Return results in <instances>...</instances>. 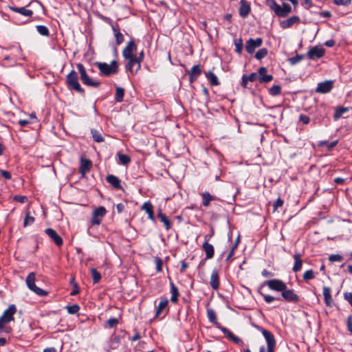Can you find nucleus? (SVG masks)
<instances>
[{
  "instance_id": "obj_1",
  "label": "nucleus",
  "mask_w": 352,
  "mask_h": 352,
  "mask_svg": "<svg viewBox=\"0 0 352 352\" xmlns=\"http://www.w3.org/2000/svg\"><path fill=\"white\" fill-rule=\"evenodd\" d=\"M255 327L262 333L267 343V351L264 346H261L259 349V352H274L276 349L274 336L270 331L263 329L261 326L256 325Z\"/></svg>"
},
{
  "instance_id": "obj_2",
  "label": "nucleus",
  "mask_w": 352,
  "mask_h": 352,
  "mask_svg": "<svg viewBox=\"0 0 352 352\" xmlns=\"http://www.w3.org/2000/svg\"><path fill=\"white\" fill-rule=\"evenodd\" d=\"M66 82L70 89H74L82 95L85 94V90L78 82V77L76 72L74 70L71 71L66 76Z\"/></svg>"
},
{
  "instance_id": "obj_3",
  "label": "nucleus",
  "mask_w": 352,
  "mask_h": 352,
  "mask_svg": "<svg viewBox=\"0 0 352 352\" xmlns=\"http://www.w3.org/2000/svg\"><path fill=\"white\" fill-rule=\"evenodd\" d=\"M76 67L80 74V78L82 83L87 86L92 87H98L100 85V82L92 79L87 74L86 69L82 63H78Z\"/></svg>"
},
{
  "instance_id": "obj_4",
  "label": "nucleus",
  "mask_w": 352,
  "mask_h": 352,
  "mask_svg": "<svg viewBox=\"0 0 352 352\" xmlns=\"http://www.w3.org/2000/svg\"><path fill=\"white\" fill-rule=\"evenodd\" d=\"M100 74L103 76H109L115 74L118 71V63L116 60H112L110 64L106 63L98 62L96 63Z\"/></svg>"
},
{
  "instance_id": "obj_5",
  "label": "nucleus",
  "mask_w": 352,
  "mask_h": 352,
  "mask_svg": "<svg viewBox=\"0 0 352 352\" xmlns=\"http://www.w3.org/2000/svg\"><path fill=\"white\" fill-rule=\"evenodd\" d=\"M35 273L30 272L28 276L26 277V285L28 287L32 292H34L36 294L40 296H45L48 294V292L43 290L41 288L38 287L35 285Z\"/></svg>"
},
{
  "instance_id": "obj_6",
  "label": "nucleus",
  "mask_w": 352,
  "mask_h": 352,
  "mask_svg": "<svg viewBox=\"0 0 352 352\" xmlns=\"http://www.w3.org/2000/svg\"><path fill=\"white\" fill-rule=\"evenodd\" d=\"M107 212L104 207L100 206L94 210L91 219V223L92 225H100L102 219Z\"/></svg>"
},
{
  "instance_id": "obj_7",
  "label": "nucleus",
  "mask_w": 352,
  "mask_h": 352,
  "mask_svg": "<svg viewBox=\"0 0 352 352\" xmlns=\"http://www.w3.org/2000/svg\"><path fill=\"white\" fill-rule=\"evenodd\" d=\"M271 290L282 292L286 288L285 283L279 279H272L265 283Z\"/></svg>"
},
{
  "instance_id": "obj_8",
  "label": "nucleus",
  "mask_w": 352,
  "mask_h": 352,
  "mask_svg": "<svg viewBox=\"0 0 352 352\" xmlns=\"http://www.w3.org/2000/svg\"><path fill=\"white\" fill-rule=\"evenodd\" d=\"M263 44V39L261 38H249L245 45V50L248 54H253L255 50L261 47Z\"/></svg>"
},
{
  "instance_id": "obj_9",
  "label": "nucleus",
  "mask_w": 352,
  "mask_h": 352,
  "mask_svg": "<svg viewBox=\"0 0 352 352\" xmlns=\"http://www.w3.org/2000/svg\"><path fill=\"white\" fill-rule=\"evenodd\" d=\"M281 296L285 301L289 302L297 303L300 300L298 296L294 291L288 289L287 286L285 290L281 292Z\"/></svg>"
},
{
  "instance_id": "obj_10",
  "label": "nucleus",
  "mask_w": 352,
  "mask_h": 352,
  "mask_svg": "<svg viewBox=\"0 0 352 352\" xmlns=\"http://www.w3.org/2000/svg\"><path fill=\"white\" fill-rule=\"evenodd\" d=\"M128 60V63L126 65V69L128 71H130L131 73L135 70L137 72L140 69V60H139L137 56H133L131 58H126Z\"/></svg>"
},
{
  "instance_id": "obj_11",
  "label": "nucleus",
  "mask_w": 352,
  "mask_h": 352,
  "mask_svg": "<svg viewBox=\"0 0 352 352\" xmlns=\"http://www.w3.org/2000/svg\"><path fill=\"white\" fill-rule=\"evenodd\" d=\"M137 46L134 43V41L131 39L126 45V46L124 48L122 51V56L126 58H131L133 56H135L133 53L136 52Z\"/></svg>"
},
{
  "instance_id": "obj_12",
  "label": "nucleus",
  "mask_w": 352,
  "mask_h": 352,
  "mask_svg": "<svg viewBox=\"0 0 352 352\" xmlns=\"http://www.w3.org/2000/svg\"><path fill=\"white\" fill-rule=\"evenodd\" d=\"M324 54V50L322 47L315 46L307 52V57L311 60L320 58Z\"/></svg>"
},
{
  "instance_id": "obj_13",
  "label": "nucleus",
  "mask_w": 352,
  "mask_h": 352,
  "mask_svg": "<svg viewBox=\"0 0 352 352\" xmlns=\"http://www.w3.org/2000/svg\"><path fill=\"white\" fill-rule=\"evenodd\" d=\"M45 232L48 235V236L54 242V243L60 247L63 245V241L60 236L58 234L56 230L52 228H47L45 230Z\"/></svg>"
},
{
  "instance_id": "obj_14",
  "label": "nucleus",
  "mask_w": 352,
  "mask_h": 352,
  "mask_svg": "<svg viewBox=\"0 0 352 352\" xmlns=\"http://www.w3.org/2000/svg\"><path fill=\"white\" fill-rule=\"evenodd\" d=\"M333 88V81L326 80L318 84L316 92L320 94L329 93Z\"/></svg>"
},
{
  "instance_id": "obj_15",
  "label": "nucleus",
  "mask_w": 352,
  "mask_h": 352,
  "mask_svg": "<svg viewBox=\"0 0 352 352\" xmlns=\"http://www.w3.org/2000/svg\"><path fill=\"white\" fill-rule=\"evenodd\" d=\"M219 329L227 336V338L232 341H233L235 344L243 345V340L234 335V333L230 331L228 329L223 327H219Z\"/></svg>"
},
{
  "instance_id": "obj_16",
  "label": "nucleus",
  "mask_w": 352,
  "mask_h": 352,
  "mask_svg": "<svg viewBox=\"0 0 352 352\" xmlns=\"http://www.w3.org/2000/svg\"><path fill=\"white\" fill-rule=\"evenodd\" d=\"M267 69L261 67L258 70V81L260 83H267L272 80L273 77L270 74H267Z\"/></svg>"
},
{
  "instance_id": "obj_17",
  "label": "nucleus",
  "mask_w": 352,
  "mask_h": 352,
  "mask_svg": "<svg viewBox=\"0 0 352 352\" xmlns=\"http://www.w3.org/2000/svg\"><path fill=\"white\" fill-rule=\"evenodd\" d=\"M251 11L250 5L246 0H241L239 7V15L242 18H246Z\"/></svg>"
},
{
  "instance_id": "obj_18",
  "label": "nucleus",
  "mask_w": 352,
  "mask_h": 352,
  "mask_svg": "<svg viewBox=\"0 0 352 352\" xmlns=\"http://www.w3.org/2000/svg\"><path fill=\"white\" fill-rule=\"evenodd\" d=\"M92 166V162L90 160L81 157L79 167V172L82 175H85Z\"/></svg>"
},
{
  "instance_id": "obj_19",
  "label": "nucleus",
  "mask_w": 352,
  "mask_h": 352,
  "mask_svg": "<svg viewBox=\"0 0 352 352\" xmlns=\"http://www.w3.org/2000/svg\"><path fill=\"white\" fill-rule=\"evenodd\" d=\"M16 311V308L14 305H11L8 307L7 309H6L2 316L3 318H6V322H11L13 321L14 319V315Z\"/></svg>"
},
{
  "instance_id": "obj_20",
  "label": "nucleus",
  "mask_w": 352,
  "mask_h": 352,
  "mask_svg": "<svg viewBox=\"0 0 352 352\" xmlns=\"http://www.w3.org/2000/svg\"><path fill=\"white\" fill-rule=\"evenodd\" d=\"M201 74V69L199 65H194L190 71L188 72L189 75V81L190 82H193L195 80L197 79V78Z\"/></svg>"
},
{
  "instance_id": "obj_21",
  "label": "nucleus",
  "mask_w": 352,
  "mask_h": 352,
  "mask_svg": "<svg viewBox=\"0 0 352 352\" xmlns=\"http://www.w3.org/2000/svg\"><path fill=\"white\" fill-rule=\"evenodd\" d=\"M300 22V18L298 16H292L289 19L280 22V25L283 29L291 28L294 24Z\"/></svg>"
},
{
  "instance_id": "obj_22",
  "label": "nucleus",
  "mask_w": 352,
  "mask_h": 352,
  "mask_svg": "<svg viewBox=\"0 0 352 352\" xmlns=\"http://www.w3.org/2000/svg\"><path fill=\"white\" fill-rule=\"evenodd\" d=\"M219 276L217 270H214L210 276V285L214 290L219 287Z\"/></svg>"
},
{
  "instance_id": "obj_23",
  "label": "nucleus",
  "mask_w": 352,
  "mask_h": 352,
  "mask_svg": "<svg viewBox=\"0 0 352 352\" xmlns=\"http://www.w3.org/2000/svg\"><path fill=\"white\" fill-rule=\"evenodd\" d=\"M322 293L324 296V302L327 306L331 307L333 305V300L331 297V290L329 287H323Z\"/></svg>"
},
{
  "instance_id": "obj_24",
  "label": "nucleus",
  "mask_w": 352,
  "mask_h": 352,
  "mask_svg": "<svg viewBox=\"0 0 352 352\" xmlns=\"http://www.w3.org/2000/svg\"><path fill=\"white\" fill-rule=\"evenodd\" d=\"M202 248L206 253V259H211L213 258L214 254V250L212 244H210L207 241H206L202 245Z\"/></svg>"
},
{
  "instance_id": "obj_25",
  "label": "nucleus",
  "mask_w": 352,
  "mask_h": 352,
  "mask_svg": "<svg viewBox=\"0 0 352 352\" xmlns=\"http://www.w3.org/2000/svg\"><path fill=\"white\" fill-rule=\"evenodd\" d=\"M293 257L294 259V264L292 270L294 272H297L300 271L302 268V260L301 259L300 254L298 252H296L294 254Z\"/></svg>"
},
{
  "instance_id": "obj_26",
  "label": "nucleus",
  "mask_w": 352,
  "mask_h": 352,
  "mask_svg": "<svg viewBox=\"0 0 352 352\" xmlns=\"http://www.w3.org/2000/svg\"><path fill=\"white\" fill-rule=\"evenodd\" d=\"M112 30L114 33L116 43L119 45L124 41L123 34L120 32L119 25L117 24L112 25Z\"/></svg>"
},
{
  "instance_id": "obj_27",
  "label": "nucleus",
  "mask_w": 352,
  "mask_h": 352,
  "mask_svg": "<svg viewBox=\"0 0 352 352\" xmlns=\"http://www.w3.org/2000/svg\"><path fill=\"white\" fill-rule=\"evenodd\" d=\"M291 12L292 7L289 4L284 3L283 8L280 6V11H276V15L279 17H285Z\"/></svg>"
},
{
  "instance_id": "obj_28",
  "label": "nucleus",
  "mask_w": 352,
  "mask_h": 352,
  "mask_svg": "<svg viewBox=\"0 0 352 352\" xmlns=\"http://www.w3.org/2000/svg\"><path fill=\"white\" fill-rule=\"evenodd\" d=\"M9 8L11 10H12L15 12L19 13L25 16H32L33 14V11L32 10L25 9V8H24V7L16 8V7H14V6H10Z\"/></svg>"
},
{
  "instance_id": "obj_29",
  "label": "nucleus",
  "mask_w": 352,
  "mask_h": 352,
  "mask_svg": "<svg viewBox=\"0 0 352 352\" xmlns=\"http://www.w3.org/2000/svg\"><path fill=\"white\" fill-rule=\"evenodd\" d=\"M170 294H171L170 301L173 303L175 304L178 301V296H179V293L178 289L177 288V287L175 285V284L172 281H170Z\"/></svg>"
},
{
  "instance_id": "obj_30",
  "label": "nucleus",
  "mask_w": 352,
  "mask_h": 352,
  "mask_svg": "<svg viewBox=\"0 0 352 352\" xmlns=\"http://www.w3.org/2000/svg\"><path fill=\"white\" fill-rule=\"evenodd\" d=\"M202 197V205L204 207H208L210 205L211 201L216 200L217 198L211 195L208 192H205L201 194Z\"/></svg>"
},
{
  "instance_id": "obj_31",
  "label": "nucleus",
  "mask_w": 352,
  "mask_h": 352,
  "mask_svg": "<svg viewBox=\"0 0 352 352\" xmlns=\"http://www.w3.org/2000/svg\"><path fill=\"white\" fill-rule=\"evenodd\" d=\"M207 317L209 321L212 324L217 325L218 328L221 327L219 323L218 322L216 313L212 309H207Z\"/></svg>"
},
{
  "instance_id": "obj_32",
  "label": "nucleus",
  "mask_w": 352,
  "mask_h": 352,
  "mask_svg": "<svg viewBox=\"0 0 352 352\" xmlns=\"http://www.w3.org/2000/svg\"><path fill=\"white\" fill-rule=\"evenodd\" d=\"M107 182L115 189L123 190L118 177H106Z\"/></svg>"
},
{
  "instance_id": "obj_33",
  "label": "nucleus",
  "mask_w": 352,
  "mask_h": 352,
  "mask_svg": "<svg viewBox=\"0 0 352 352\" xmlns=\"http://www.w3.org/2000/svg\"><path fill=\"white\" fill-rule=\"evenodd\" d=\"M206 77L210 82V85L212 86H217L219 85V80L217 76L212 72H208L206 73Z\"/></svg>"
},
{
  "instance_id": "obj_34",
  "label": "nucleus",
  "mask_w": 352,
  "mask_h": 352,
  "mask_svg": "<svg viewBox=\"0 0 352 352\" xmlns=\"http://www.w3.org/2000/svg\"><path fill=\"white\" fill-rule=\"evenodd\" d=\"M91 136H92L94 140L96 142L100 143V142H104V138H103L102 133L99 131L94 129H91Z\"/></svg>"
},
{
  "instance_id": "obj_35",
  "label": "nucleus",
  "mask_w": 352,
  "mask_h": 352,
  "mask_svg": "<svg viewBox=\"0 0 352 352\" xmlns=\"http://www.w3.org/2000/svg\"><path fill=\"white\" fill-rule=\"evenodd\" d=\"M168 301L167 298H162L155 312V317L160 316V313L164 309H165L168 305Z\"/></svg>"
},
{
  "instance_id": "obj_36",
  "label": "nucleus",
  "mask_w": 352,
  "mask_h": 352,
  "mask_svg": "<svg viewBox=\"0 0 352 352\" xmlns=\"http://www.w3.org/2000/svg\"><path fill=\"white\" fill-rule=\"evenodd\" d=\"M158 217L160 219V221L164 223L166 230H168L170 228V227H171V222H170V221L162 212H159Z\"/></svg>"
},
{
  "instance_id": "obj_37",
  "label": "nucleus",
  "mask_w": 352,
  "mask_h": 352,
  "mask_svg": "<svg viewBox=\"0 0 352 352\" xmlns=\"http://www.w3.org/2000/svg\"><path fill=\"white\" fill-rule=\"evenodd\" d=\"M142 210H145V212L148 214V217L151 219H153V208L150 202H145L142 205Z\"/></svg>"
},
{
  "instance_id": "obj_38",
  "label": "nucleus",
  "mask_w": 352,
  "mask_h": 352,
  "mask_svg": "<svg viewBox=\"0 0 352 352\" xmlns=\"http://www.w3.org/2000/svg\"><path fill=\"white\" fill-rule=\"evenodd\" d=\"M124 96V89L120 87H118L116 88L115 100L117 102H121L122 101H123Z\"/></svg>"
},
{
  "instance_id": "obj_39",
  "label": "nucleus",
  "mask_w": 352,
  "mask_h": 352,
  "mask_svg": "<svg viewBox=\"0 0 352 352\" xmlns=\"http://www.w3.org/2000/svg\"><path fill=\"white\" fill-rule=\"evenodd\" d=\"M349 111V109L346 107H338L334 113V119L338 120L342 116L344 113Z\"/></svg>"
},
{
  "instance_id": "obj_40",
  "label": "nucleus",
  "mask_w": 352,
  "mask_h": 352,
  "mask_svg": "<svg viewBox=\"0 0 352 352\" xmlns=\"http://www.w3.org/2000/svg\"><path fill=\"white\" fill-rule=\"evenodd\" d=\"M91 277H92L93 283L94 284L98 283L100 280V279H101V274H100V272H98L96 269L91 268Z\"/></svg>"
},
{
  "instance_id": "obj_41",
  "label": "nucleus",
  "mask_w": 352,
  "mask_h": 352,
  "mask_svg": "<svg viewBox=\"0 0 352 352\" xmlns=\"http://www.w3.org/2000/svg\"><path fill=\"white\" fill-rule=\"evenodd\" d=\"M234 43L235 45V52L239 54H241L243 47V40L241 38L234 39Z\"/></svg>"
},
{
  "instance_id": "obj_42",
  "label": "nucleus",
  "mask_w": 352,
  "mask_h": 352,
  "mask_svg": "<svg viewBox=\"0 0 352 352\" xmlns=\"http://www.w3.org/2000/svg\"><path fill=\"white\" fill-rule=\"evenodd\" d=\"M266 4L274 12L275 14L276 11H280V6L275 1V0H267Z\"/></svg>"
},
{
  "instance_id": "obj_43",
  "label": "nucleus",
  "mask_w": 352,
  "mask_h": 352,
  "mask_svg": "<svg viewBox=\"0 0 352 352\" xmlns=\"http://www.w3.org/2000/svg\"><path fill=\"white\" fill-rule=\"evenodd\" d=\"M267 53H268L267 49H266V48H261V49L258 50L256 52V53L255 54L254 57L257 60H260L262 58H265L267 55Z\"/></svg>"
},
{
  "instance_id": "obj_44",
  "label": "nucleus",
  "mask_w": 352,
  "mask_h": 352,
  "mask_svg": "<svg viewBox=\"0 0 352 352\" xmlns=\"http://www.w3.org/2000/svg\"><path fill=\"white\" fill-rule=\"evenodd\" d=\"M118 155L119 162H120V164H121L122 165H126L131 161L129 156L127 155L119 153V154H118Z\"/></svg>"
},
{
  "instance_id": "obj_45",
  "label": "nucleus",
  "mask_w": 352,
  "mask_h": 352,
  "mask_svg": "<svg viewBox=\"0 0 352 352\" xmlns=\"http://www.w3.org/2000/svg\"><path fill=\"white\" fill-rule=\"evenodd\" d=\"M37 32L42 36H48L49 30L45 25H38L36 26Z\"/></svg>"
},
{
  "instance_id": "obj_46",
  "label": "nucleus",
  "mask_w": 352,
  "mask_h": 352,
  "mask_svg": "<svg viewBox=\"0 0 352 352\" xmlns=\"http://www.w3.org/2000/svg\"><path fill=\"white\" fill-rule=\"evenodd\" d=\"M304 58V55L302 54H297L296 56L289 58L288 59L289 63L292 65H294L297 64L298 63L300 62Z\"/></svg>"
},
{
  "instance_id": "obj_47",
  "label": "nucleus",
  "mask_w": 352,
  "mask_h": 352,
  "mask_svg": "<svg viewBox=\"0 0 352 352\" xmlns=\"http://www.w3.org/2000/svg\"><path fill=\"white\" fill-rule=\"evenodd\" d=\"M281 87L279 85H273L269 90L270 94L276 96L280 94Z\"/></svg>"
},
{
  "instance_id": "obj_48",
  "label": "nucleus",
  "mask_w": 352,
  "mask_h": 352,
  "mask_svg": "<svg viewBox=\"0 0 352 352\" xmlns=\"http://www.w3.org/2000/svg\"><path fill=\"white\" fill-rule=\"evenodd\" d=\"M70 283L73 285L74 289L71 292L70 295L76 296L77 295L80 290L78 286V284L75 282L74 278H72L70 280Z\"/></svg>"
},
{
  "instance_id": "obj_49",
  "label": "nucleus",
  "mask_w": 352,
  "mask_h": 352,
  "mask_svg": "<svg viewBox=\"0 0 352 352\" xmlns=\"http://www.w3.org/2000/svg\"><path fill=\"white\" fill-rule=\"evenodd\" d=\"M66 309L69 314H75L79 311L80 307L78 305L75 304V305L67 306L66 307Z\"/></svg>"
},
{
  "instance_id": "obj_50",
  "label": "nucleus",
  "mask_w": 352,
  "mask_h": 352,
  "mask_svg": "<svg viewBox=\"0 0 352 352\" xmlns=\"http://www.w3.org/2000/svg\"><path fill=\"white\" fill-rule=\"evenodd\" d=\"M315 274L313 270H307L303 274V279L305 280H309L314 278Z\"/></svg>"
},
{
  "instance_id": "obj_51",
  "label": "nucleus",
  "mask_w": 352,
  "mask_h": 352,
  "mask_svg": "<svg viewBox=\"0 0 352 352\" xmlns=\"http://www.w3.org/2000/svg\"><path fill=\"white\" fill-rule=\"evenodd\" d=\"M259 294L263 297L265 301L267 303H271L274 300H280L279 298H276L275 297L272 296H270V295H267V294H263L261 292H258Z\"/></svg>"
},
{
  "instance_id": "obj_52",
  "label": "nucleus",
  "mask_w": 352,
  "mask_h": 352,
  "mask_svg": "<svg viewBox=\"0 0 352 352\" xmlns=\"http://www.w3.org/2000/svg\"><path fill=\"white\" fill-rule=\"evenodd\" d=\"M34 218L33 217L29 216L28 214L24 219L23 226L26 227L28 226L32 225L34 222Z\"/></svg>"
},
{
  "instance_id": "obj_53",
  "label": "nucleus",
  "mask_w": 352,
  "mask_h": 352,
  "mask_svg": "<svg viewBox=\"0 0 352 352\" xmlns=\"http://www.w3.org/2000/svg\"><path fill=\"white\" fill-rule=\"evenodd\" d=\"M337 144H338V141L337 140L333 141V142H328L325 141V142H321L320 144V146L326 145L327 148L329 150H331L333 148H334L336 146Z\"/></svg>"
},
{
  "instance_id": "obj_54",
  "label": "nucleus",
  "mask_w": 352,
  "mask_h": 352,
  "mask_svg": "<svg viewBox=\"0 0 352 352\" xmlns=\"http://www.w3.org/2000/svg\"><path fill=\"white\" fill-rule=\"evenodd\" d=\"M343 259V257L340 254H331L329 256V260L331 262H340Z\"/></svg>"
},
{
  "instance_id": "obj_55",
  "label": "nucleus",
  "mask_w": 352,
  "mask_h": 352,
  "mask_svg": "<svg viewBox=\"0 0 352 352\" xmlns=\"http://www.w3.org/2000/svg\"><path fill=\"white\" fill-rule=\"evenodd\" d=\"M155 264H156V270L157 272H160L162 270V261L160 258L156 257L155 259Z\"/></svg>"
},
{
  "instance_id": "obj_56",
  "label": "nucleus",
  "mask_w": 352,
  "mask_h": 352,
  "mask_svg": "<svg viewBox=\"0 0 352 352\" xmlns=\"http://www.w3.org/2000/svg\"><path fill=\"white\" fill-rule=\"evenodd\" d=\"M107 323L109 327L113 328L118 324V320L116 318H111L107 320Z\"/></svg>"
},
{
  "instance_id": "obj_57",
  "label": "nucleus",
  "mask_w": 352,
  "mask_h": 352,
  "mask_svg": "<svg viewBox=\"0 0 352 352\" xmlns=\"http://www.w3.org/2000/svg\"><path fill=\"white\" fill-rule=\"evenodd\" d=\"M283 200L281 198H278L273 204L274 211H276L278 208H280L283 205Z\"/></svg>"
},
{
  "instance_id": "obj_58",
  "label": "nucleus",
  "mask_w": 352,
  "mask_h": 352,
  "mask_svg": "<svg viewBox=\"0 0 352 352\" xmlns=\"http://www.w3.org/2000/svg\"><path fill=\"white\" fill-rule=\"evenodd\" d=\"M351 0H333V3L337 6H348Z\"/></svg>"
},
{
  "instance_id": "obj_59",
  "label": "nucleus",
  "mask_w": 352,
  "mask_h": 352,
  "mask_svg": "<svg viewBox=\"0 0 352 352\" xmlns=\"http://www.w3.org/2000/svg\"><path fill=\"white\" fill-rule=\"evenodd\" d=\"M299 120L302 122L303 124H307L309 122L310 119L306 115L300 114L299 116Z\"/></svg>"
},
{
  "instance_id": "obj_60",
  "label": "nucleus",
  "mask_w": 352,
  "mask_h": 352,
  "mask_svg": "<svg viewBox=\"0 0 352 352\" xmlns=\"http://www.w3.org/2000/svg\"><path fill=\"white\" fill-rule=\"evenodd\" d=\"M346 326L348 328V330L350 331L351 334L352 335V316H349L346 319Z\"/></svg>"
},
{
  "instance_id": "obj_61",
  "label": "nucleus",
  "mask_w": 352,
  "mask_h": 352,
  "mask_svg": "<svg viewBox=\"0 0 352 352\" xmlns=\"http://www.w3.org/2000/svg\"><path fill=\"white\" fill-rule=\"evenodd\" d=\"M27 197L25 196L16 195L14 197V200L19 203H24L27 201Z\"/></svg>"
},
{
  "instance_id": "obj_62",
  "label": "nucleus",
  "mask_w": 352,
  "mask_h": 352,
  "mask_svg": "<svg viewBox=\"0 0 352 352\" xmlns=\"http://www.w3.org/2000/svg\"><path fill=\"white\" fill-rule=\"evenodd\" d=\"M344 298L352 306V293L351 292H345L344 294Z\"/></svg>"
},
{
  "instance_id": "obj_63",
  "label": "nucleus",
  "mask_w": 352,
  "mask_h": 352,
  "mask_svg": "<svg viewBox=\"0 0 352 352\" xmlns=\"http://www.w3.org/2000/svg\"><path fill=\"white\" fill-rule=\"evenodd\" d=\"M247 78L248 79H249L250 82H254L256 79H258V74L253 72L250 74L249 76H247Z\"/></svg>"
},
{
  "instance_id": "obj_64",
  "label": "nucleus",
  "mask_w": 352,
  "mask_h": 352,
  "mask_svg": "<svg viewBox=\"0 0 352 352\" xmlns=\"http://www.w3.org/2000/svg\"><path fill=\"white\" fill-rule=\"evenodd\" d=\"M261 274L264 277H272L274 276V274L272 272H270L267 270H263L261 272Z\"/></svg>"
}]
</instances>
